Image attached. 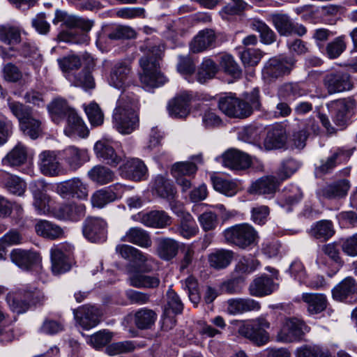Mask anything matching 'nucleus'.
<instances>
[{"label": "nucleus", "instance_id": "nucleus-15", "mask_svg": "<svg viewBox=\"0 0 357 357\" xmlns=\"http://www.w3.org/2000/svg\"><path fill=\"white\" fill-rule=\"evenodd\" d=\"M38 165L45 176H56L63 173V169L56 152L44 151L39 155Z\"/></svg>", "mask_w": 357, "mask_h": 357}, {"label": "nucleus", "instance_id": "nucleus-36", "mask_svg": "<svg viewBox=\"0 0 357 357\" xmlns=\"http://www.w3.org/2000/svg\"><path fill=\"white\" fill-rule=\"evenodd\" d=\"M51 259L54 274H61L70 270V264L61 248L56 246L51 250Z\"/></svg>", "mask_w": 357, "mask_h": 357}, {"label": "nucleus", "instance_id": "nucleus-38", "mask_svg": "<svg viewBox=\"0 0 357 357\" xmlns=\"http://www.w3.org/2000/svg\"><path fill=\"white\" fill-rule=\"evenodd\" d=\"M271 20L280 36H289L292 34L294 22L287 14L273 13L271 15Z\"/></svg>", "mask_w": 357, "mask_h": 357}, {"label": "nucleus", "instance_id": "nucleus-59", "mask_svg": "<svg viewBox=\"0 0 357 357\" xmlns=\"http://www.w3.org/2000/svg\"><path fill=\"white\" fill-rule=\"evenodd\" d=\"M5 185L10 193L18 196L22 195L26 188V183L23 180L13 175L7 176Z\"/></svg>", "mask_w": 357, "mask_h": 357}, {"label": "nucleus", "instance_id": "nucleus-45", "mask_svg": "<svg viewBox=\"0 0 357 357\" xmlns=\"http://www.w3.org/2000/svg\"><path fill=\"white\" fill-rule=\"evenodd\" d=\"M26 158V148L18 143L3 159V162L10 166H19L24 163Z\"/></svg>", "mask_w": 357, "mask_h": 357}, {"label": "nucleus", "instance_id": "nucleus-33", "mask_svg": "<svg viewBox=\"0 0 357 357\" xmlns=\"http://www.w3.org/2000/svg\"><path fill=\"white\" fill-rule=\"evenodd\" d=\"M141 222L153 228H164L172 223V218L164 211H153L142 215Z\"/></svg>", "mask_w": 357, "mask_h": 357}, {"label": "nucleus", "instance_id": "nucleus-10", "mask_svg": "<svg viewBox=\"0 0 357 357\" xmlns=\"http://www.w3.org/2000/svg\"><path fill=\"white\" fill-rule=\"evenodd\" d=\"M324 85L329 94L349 91L353 86L349 75L342 71L327 74L324 78Z\"/></svg>", "mask_w": 357, "mask_h": 357}, {"label": "nucleus", "instance_id": "nucleus-31", "mask_svg": "<svg viewBox=\"0 0 357 357\" xmlns=\"http://www.w3.org/2000/svg\"><path fill=\"white\" fill-rule=\"evenodd\" d=\"M301 300L305 303L307 310L311 314H319L327 307L326 297L322 294L303 293Z\"/></svg>", "mask_w": 357, "mask_h": 357}, {"label": "nucleus", "instance_id": "nucleus-18", "mask_svg": "<svg viewBox=\"0 0 357 357\" xmlns=\"http://www.w3.org/2000/svg\"><path fill=\"white\" fill-rule=\"evenodd\" d=\"M90 158L87 150L74 146L66 148L63 151V160L70 170L80 168Z\"/></svg>", "mask_w": 357, "mask_h": 357}, {"label": "nucleus", "instance_id": "nucleus-14", "mask_svg": "<svg viewBox=\"0 0 357 357\" xmlns=\"http://www.w3.org/2000/svg\"><path fill=\"white\" fill-rule=\"evenodd\" d=\"M83 234L90 241H104L107 237V223L100 218H87L84 223Z\"/></svg>", "mask_w": 357, "mask_h": 357}, {"label": "nucleus", "instance_id": "nucleus-64", "mask_svg": "<svg viewBox=\"0 0 357 357\" xmlns=\"http://www.w3.org/2000/svg\"><path fill=\"white\" fill-rule=\"evenodd\" d=\"M198 221L205 231L215 229L218 225V215L211 211H206L201 214L198 217Z\"/></svg>", "mask_w": 357, "mask_h": 357}, {"label": "nucleus", "instance_id": "nucleus-56", "mask_svg": "<svg viewBox=\"0 0 357 357\" xmlns=\"http://www.w3.org/2000/svg\"><path fill=\"white\" fill-rule=\"evenodd\" d=\"M218 71L216 64L210 59H205L198 71L197 80L200 83H204L207 79L213 78Z\"/></svg>", "mask_w": 357, "mask_h": 357}, {"label": "nucleus", "instance_id": "nucleus-51", "mask_svg": "<svg viewBox=\"0 0 357 357\" xmlns=\"http://www.w3.org/2000/svg\"><path fill=\"white\" fill-rule=\"evenodd\" d=\"M252 28L259 33L261 43L271 45L275 41L276 34L265 22L259 20H254L252 23Z\"/></svg>", "mask_w": 357, "mask_h": 357}, {"label": "nucleus", "instance_id": "nucleus-42", "mask_svg": "<svg viewBox=\"0 0 357 357\" xmlns=\"http://www.w3.org/2000/svg\"><path fill=\"white\" fill-rule=\"evenodd\" d=\"M130 261L133 264L129 265L127 267V271H128L130 267L132 266L133 270L149 272L153 269V264H155V260L151 256L143 253L138 249H136V252H134Z\"/></svg>", "mask_w": 357, "mask_h": 357}, {"label": "nucleus", "instance_id": "nucleus-7", "mask_svg": "<svg viewBox=\"0 0 357 357\" xmlns=\"http://www.w3.org/2000/svg\"><path fill=\"white\" fill-rule=\"evenodd\" d=\"M218 108L229 117L246 118L251 114V107L248 102L233 96L220 97Z\"/></svg>", "mask_w": 357, "mask_h": 357}, {"label": "nucleus", "instance_id": "nucleus-49", "mask_svg": "<svg viewBox=\"0 0 357 357\" xmlns=\"http://www.w3.org/2000/svg\"><path fill=\"white\" fill-rule=\"evenodd\" d=\"M49 110L53 121L59 123L63 118L67 117L69 113L74 109L68 105L66 100L56 99L49 106Z\"/></svg>", "mask_w": 357, "mask_h": 357}, {"label": "nucleus", "instance_id": "nucleus-62", "mask_svg": "<svg viewBox=\"0 0 357 357\" xmlns=\"http://www.w3.org/2000/svg\"><path fill=\"white\" fill-rule=\"evenodd\" d=\"M224 70L234 77H239L241 70L234 59L229 54L223 55L220 62Z\"/></svg>", "mask_w": 357, "mask_h": 357}, {"label": "nucleus", "instance_id": "nucleus-16", "mask_svg": "<svg viewBox=\"0 0 357 357\" xmlns=\"http://www.w3.org/2000/svg\"><path fill=\"white\" fill-rule=\"evenodd\" d=\"M192 96L187 92L176 95L169 101L167 109L171 116L175 118H185L190 112Z\"/></svg>", "mask_w": 357, "mask_h": 357}, {"label": "nucleus", "instance_id": "nucleus-43", "mask_svg": "<svg viewBox=\"0 0 357 357\" xmlns=\"http://www.w3.org/2000/svg\"><path fill=\"white\" fill-rule=\"evenodd\" d=\"M278 181L273 176H265L259 178L251 187V191L259 195H270L275 192Z\"/></svg>", "mask_w": 357, "mask_h": 357}, {"label": "nucleus", "instance_id": "nucleus-9", "mask_svg": "<svg viewBox=\"0 0 357 357\" xmlns=\"http://www.w3.org/2000/svg\"><path fill=\"white\" fill-rule=\"evenodd\" d=\"M308 331V327L303 321L296 318H289L282 322L276 337L279 342H291L300 340Z\"/></svg>", "mask_w": 357, "mask_h": 357}, {"label": "nucleus", "instance_id": "nucleus-57", "mask_svg": "<svg viewBox=\"0 0 357 357\" xmlns=\"http://www.w3.org/2000/svg\"><path fill=\"white\" fill-rule=\"evenodd\" d=\"M296 357H331L327 349L317 345L303 346L298 348L296 354Z\"/></svg>", "mask_w": 357, "mask_h": 357}, {"label": "nucleus", "instance_id": "nucleus-48", "mask_svg": "<svg viewBox=\"0 0 357 357\" xmlns=\"http://www.w3.org/2000/svg\"><path fill=\"white\" fill-rule=\"evenodd\" d=\"M310 232L314 238L326 241L333 236L335 230L331 221L321 220L311 228Z\"/></svg>", "mask_w": 357, "mask_h": 357}, {"label": "nucleus", "instance_id": "nucleus-6", "mask_svg": "<svg viewBox=\"0 0 357 357\" xmlns=\"http://www.w3.org/2000/svg\"><path fill=\"white\" fill-rule=\"evenodd\" d=\"M39 291L34 287H22L7 295L6 301L12 311L17 314L25 312L30 303H35Z\"/></svg>", "mask_w": 357, "mask_h": 357}, {"label": "nucleus", "instance_id": "nucleus-21", "mask_svg": "<svg viewBox=\"0 0 357 357\" xmlns=\"http://www.w3.org/2000/svg\"><path fill=\"white\" fill-rule=\"evenodd\" d=\"M222 163L231 169H245L251 165L252 158L238 150L230 149L222 155Z\"/></svg>", "mask_w": 357, "mask_h": 357}, {"label": "nucleus", "instance_id": "nucleus-13", "mask_svg": "<svg viewBox=\"0 0 357 357\" xmlns=\"http://www.w3.org/2000/svg\"><path fill=\"white\" fill-rule=\"evenodd\" d=\"M75 319L80 327L89 330L96 326L100 321L102 312L93 305H84L74 310Z\"/></svg>", "mask_w": 357, "mask_h": 357}, {"label": "nucleus", "instance_id": "nucleus-8", "mask_svg": "<svg viewBox=\"0 0 357 357\" xmlns=\"http://www.w3.org/2000/svg\"><path fill=\"white\" fill-rule=\"evenodd\" d=\"M294 63V59L291 57H273L266 63L262 70L263 78L268 82H271L286 74H289Z\"/></svg>", "mask_w": 357, "mask_h": 357}, {"label": "nucleus", "instance_id": "nucleus-55", "mask_svg": "<svg viewBox=\"0 0 357 357\" xmlns=\"http://www.w3.org/2000/svg\"><path fill=\"white\" fill-rule=\"evenodd\" d=\"M117 195L110 190H100L91 197V202L93 207L102 208L108 203L114 201Z\"/></svg>", "mask_w": 357, "mask_h": 357}, {"label": "nucleus", "instance_id": "nucleus-20", "mask_svg": "<svg viewBox=\"0 0 357 357\" xmlns=\"http://www.w3.org/2000/svg\"><path fill=\"white\" fill-rule=\"evenodd\" d=\"M86 207L83 204L72 202L54 209V215L61 220L78 221L85 215Z\"/></svg>", "mask_w": 357, "mask_h": 357}, {"label": "nucleus", "instance_id": "nucleus-26", "mask_svg": "<svg viewBox=\"0 0 357 357\" xmlns=\"http://www.w3.org/2000/svg\"><path fill=\"white\" fill-rule=\"evenodd\" d=\"M93 149L97 158L102 159L111 166L116 167L122 160L121 157L116 153L111 143L106 139L98 141Z\"/></svg>", "mask_w": 357, "mask_h": 357}, {"label": "nucleus", "instance_id": "nucleus-24", "mask_svg": "<svg viewBox=\"0 0 357 357\" xmlns=\"http://www.w3.org/2000/svg\"><path fill=\"white\" fill-rule=\"evenodd\" d=\"M171 205L175 213L178 215L181 213V220L178 229L179 234L187 239L195 236L198 233L199 228L192 216L190 213L183 211V207L181 204H179L178 206L176 207H174L172 204H171Z\"/></svg>", "mask_w": 357, "mask_h": 357}, {"label": "nucleus", "instance_id": "nucleus-23", "mask_svg": "<svg viewBox=\"0 0 357 357\" xmlns=\"http://www.w3.org/2000/svg\"><path fill=\"white\" fill-rule=\"evenodd\" d=\"M10 258L13 263L24 270H29L33 266L40 263V255L33 251L15 249L10 253Z\"/></svg>", "mask_w": 357, "mask_h": 357}, {"label": "nucleus", "instance_id": "nucleus-60", "mask_svg": "<svg viewBox=\"0 0 357 357\" xmlns=\"http://www.w3.org/2000/svg\"><path fill=\"white\" fill-rule=\"evenodd\" d=\"M202 126L206 129H213L222 126L221 118L213 109L205 110L201 115Z\"/></svg>", "mask_w": 357, "mask_h": 357}, {"label": "nucleus", "instance_id": "nucleus-4", "mask_svg": "<svg viewBox=\"0 0 357 357\" xmlns=\"http://www.w3.org/2000/svg\"><path fill=\"white\" fill-rule=\"evenodd\" d=\"M270 323L265 317H259L250 321H242L238 327L240 335L248 339L254 344L261 346L269 340V334L266 329L269 328Z\"/></svg>", "mask_w": 357, "mask_h": 357}, {"label": "nucleus", "instance_id": "nucleus-34", "mask_svg": "<svg viewBox=\"0 0 357 357\" xmlns=\"http://www.w3.org/2000/svg\"><path fill=\"white\" fill-rule=\"evenodd\" d=\"M123 241H128L144 248H150L152 241L147 231L139 228H130L121 238Z\"/></svg>", "mask_w": 357, "mask_h": 357}, {"label": "nucleus", "instance_id": "nucleus-61", "mask_svg": "<svg viewBox=\"0 0 357 357\" xmlns=\"http://www.w3.org/2000/svg\"><path fill=\"white\" fill-rule=\"evenodd\" d=\"M183 287L188 291L190 301L197 305L201 298L197 280L192 276H189L183 283Z\"/></svg>", "mask_w": 357, "mask_h": 357}, {"label": "nucleus", "instance_id": "nucleus-25", "mask_svg": "<svg viewBox=\"0 0 357 357\" xmlns=\"http://www.w3.org/2000/svg\"><path fill=\"white\" fill-rule=\"evenodd\" d=\"M227 312L231 315L243 314L251 311H258L260 303L252 298H231L227 301Z\"/></svg>", "mask_w": 357, "mask_h": 357}, {"label": "nucleus", "instance_id": "nucleus-22", "mask_svg": "<svg viewBox=\"0 0 357 357\" xmlns=\"http://www.w3.org/2000/svg\"><path fill=\"white\" fill-rule=\"evenodd\" d=\"M122 174L131 180L139 181L146 179L148 169L144 162L139 158L128 160L121 167Z\"/></svg>", "mask_w": 357, "mask_h": 357}, {"label": "nucleus", "instance_id": "nucleus-11", "mask_svg": "<svg viewBox=\"0 0 357 357\" xmlns=\"http://www.w3.org/2000/svg\"><path fill=\"white\" fill-rule=\"evenodd\" d=\"M356 102L351 98H341L331 101L326 106L329 112L333 116V121L337 126H343L347 114L356 107Z\"/></svg>", "mask_w": 357, "mask_h": 357}, {"label": "nucleus", "instance_id": "nucleus-41", "mask_svg": "<svg viewBox=\"0 0 357 357\" xmlns=\"http://www.w3.org/2000/svg\"><path fill=\"white\" fill-rule=\"evenodd\" d=\"M89 178L100 185L112 182L114 178V173L103 165H96L88 172Z\"/></svg>", "mask_w": 357, "mask_h": 357}, {"label": "nucleus", "instance_id": "nucleus-29", "mask_svg": "<svg viewBox=\"0 0 357 357\" xmlns=\"http://www.w3.org/2000/svg\"><path fill=\"white\" fill-rule=\"evenodd\" d=\"M287 141L284 129L276 126L270 129L264 140V147L270 151L282 148Z\"/></svg>", "mask_w": 357, "mask_h": 357}, {"label": "nucleus", "instance_id": "nucleus-28", "mask_svg": "<svg viewBox=\"0 0 357 357\" xmlns=\"http://www.w3.org/2000/svg\"><path fill=\"white\" fill-rule=\"evenodd\" d=\"M277 289V284L273 280L266 276L261 275L255 278L250 284L249 291L254 296H264L271 294Z\"/></svg>", "mask_w": 357, "mask_h": 357}, {"label": "nucleus", "instance_id": "nucleus-37", "mask_svg": "<svg viewBox=\"0 0 357 357\" xmlns=\"http://www.w3.org/2000/svg\"><path fill=\"white\" fill-rule=\"evenodd\" d=\"M350 187L348 180L341 179L324 188L323 195L328 199H341L347 195Z\"/></svg>", "mask_w": 357, "mask_h": 357}, {"label": "nucleus", "instance_id": "nucleus-17", "mask_svg": "<svg viewBox=\"0 0 357 357\" xmlns=\"http://www.w3.org/2000/svg\"><path fill=\"white\" fill-rule=\"evenodd\" d=\"M59 22H63L66 26L70 28H79L86 32L89 31L93 26V21L77 15L68 14L63 10H56L55 13L53 23L56 24Z\"/></svg>", "mask_w": 357, "mask_h": 357}, {"label": "nucleus", "instance_id": "nucleus-47", "mask_svg": "<svg viewBox=\"0 0 357 357\" xmlns=\"http://www.w3.org/2000/svg\"><path fill=\"white\" fill-rule=\"evenodd\" d=\"M156 317L157 315L153 310L142 308L135 312L134 321L138 328L146 329L153 325Z\"/></svg>", "mask_w": 357, "mask_h": 357}, {"label": "nucleus", "instance_id": "nucleus-30", "mask_svg": "<svg viewBox=\"0 0 357 357\" xmlns=\"http://www.w3.org/2000/svg\"><path fill=\"white\" fill-rule=\"evenodd\" d=\"M64 132L68 137H85L89 135V130L75 110L67 116V126Z\"/></svg>", "mask_w": 357, "mask_h": 357}, {"label": "nucleus", "instance_id": "nucleus-52", "mask_svg": "<svg viewBox=\"0 0 357 357\" xmlns=\"http://www.w3.org/2000/svg\"><path fill=\"white\" fill-rule=\"evenodd\" d=\"M197 171V165L193 162H178L172 167V174L174 177H192Z\"/></svg>", "mask_w": 357, "mask_h": 357}, {"label": "nucleus", "instance_id": "nucleus-2", "mask_svg": "<svg viewBox=\"0 0 357 357\" xmlns=\"http://www.w3.org/2000/svg\"><path fill=\"white\" fill-rule=\"evenodd\" d=\"M137 99L126 93L120 96L113 115L114 128L122 135H130L136 130L139 125Z\"/></svg>", "mask_w": 357, "mask_h": 357}, {"label": "nucleus", "instance_id": "nucleus-19", "mask_svg": "<svg viewBox=\"0 0 357 357\" xmlns=\"http://www.w3.org/2000/svg\"><path fill=\"white\" fill-rule=\"evenodd\" d=\"M130 67L125 63H118L112 68L109 84L118 89L124 90L131 79Z\"/></svg>", "mask_w": 357, "mask_h": 357}, {"label": "nucleus", "instance_id": "nucleus-32", "mask_svg": "<svg viewBox=\"0 0 357 357\" xmlns=\"http://www.w3.org/2000/svg\"><path fill=\"white\" fill-rule=\"evenodd\" d=\"M178 249L177 241L171 238H161L158 241L156 253L160 259L169 261L177 255Z\"/></svg>", "mask_w": 357, "mask_h": 357}, {"label": "nucleus", "instance_id": "nucleus-5", "mask_svg": "<svg viewBox=\"0 0 357 357\" xmlns=\"http://www.w3.org/2000/svg\"><path fill=\"white\" fill-rule=\"evenodd\" d=\"M225 240L241 248H245L255 241L257 233L249 224L236 225L223 232Z\"/></svg>", "mask_w": 357, "mask_h": 357}, {"label": "nucleus", "instance_id": "nucleus-63", "mask_svg": "<svg viewBox=\"0 0 357 357\" xmlns=\"http://www.w3.org/2000/svg\"><path fill=\"white\" fill-rule=\"evenodd\" d=\"M135 348V344L132 341H123L114 342L106 348V352L110 356H115L123 353L132 351Z\"/></svg>", "mask_w": 357, "mask_h": 357}, {"label": "nucleus", "instance_id": "nucleus-58", "mask_svg": "<svg viewBox=\"0 0 357 357\" xmlns=\"http://www.w3.org/2000/svg\"><path fill=\"white\" fill-rule=\"evenodd\" d=\"M345 36H341L328 43L326 51L330 59L337 58L346 49Z\"/></svg>", "mask_w": 357, "mask_h": 357}, {"label": "nucleus", "instance_id": "nucleus-50", "mask_svg": "<svg viewBox=\"0 0 357 357\" xmlns=\"http://www.w3.org/2000/svg\"><path fill=\"white\" fill-rule=\"evenodd\" d=\"M213 184L216 191L227 197L235 195L238 190V184L236 181L220 177L214 178L213 179Z\"/></svg>", "mask_w": 357, "mask_h": 357}, {"label": "nucleus", "instance_id": "nucleus-40", "mask_svg": "<svg viewBox=\"0 0 357 357\" xmlns=\"http://www.w3.org/2000/svg\"><path fill=\"white\" fill-rule=\"evenodd\" d=\"M345 156H347V152L342 149H338L326 160H321L320 161V165L316 168L317 174H326L330 172L337 165L342 162Z\"/></svg>", "mask_w": 357, "mask_h": 357}, {"label": "nucleus", "instance_id": "nucleus-39", "mask_svg": "<svg viewBox=\"0 0 357 357\" xmlns=\"http://www.w3.org/2000/svg\"><path fill=\"white\" fill-rule=\"evenodd\" d=\"M234 257V253L228 250H218L208 255L209 265L215 269H222L228 266Z\"/></svg>", "mask_w": 357, "mask_h": 357}, {"label": "nucleus", "instance_id": "nucleus-35", "mask_svg": "<svg viewBox=\"0 0 357 357\" xmlns=\"http://www.w3.org/2000/svg\"><path fill=\"white\" fill-rule=\"evenodd\" d=\"M35 229L38 235L50 239L59 238L64 234L61 227L47 220H39L35 225Z\"/></svg>", "mask_w": 357, "mask_h": 357}, {"label": "nucleus", "instance_id": "nucleus-1", "mask_svg": "<svg viewBox=\"0 0 357 357\" xmlns=\"http://www.w3.org/2000/svg\"><path fill=\"white\" fill-rule=\"evenodd\" d=\"M141 50L144 51V55L139 61L142 73L139 79L142 84L147 89L162 86L167 79L160 70L159 61L164 52V45H146Z\"/></svg>", "mask_w": 357, "mask_h": 357}, {"label": "nucleus", "instance_id": "nucleus-44", "mask_svg": "<svg viewBox=\"0 0 357 357\" xmlns=\"http://www.w3.org/2000/svg\"><path fill=\"white\" fill-rule=\"evenodd\" d=\"M20 29L10 24L0 25V41L8 45H14L20 42Z\"/></svg>", "mask_w": 357, "mask_h": 357}, {"label": "nucleus", "instance_id": "nucleus-54", "mask_svg": "<svg viewBox=\"0 0 357 357\" xmlns=\"http://www.w3.org/2000/svg\"><path fill=\"white\" fill-rule=\"evenodd\" d=\"M58 64L61 71L68 76L73 70H78L82 62L80 58L75 54H69L57 59Z\"/></svg>", "mask_w": 357, "mask_h": 357}, {"label": "nucleus", "instance_id": "nucleus-46", "mask_svg": "<svg viewBox=\"0 0 357 357\" xmlns=\"http://www.w3.org/2000/svg\"><path fill=\"white\" fill-rule=\"evenodd\" d=\"M153 188L160 197L168 200L173 199L176 194L171 181L162 176L155 177Z\"/></svg>", "mask_w": 357, "mask_h": 357}, {"label": "nucleus", "instance_id": "nucleus-53", "mask_svg": "<svg viewBox=\"0 0 357 357\" xmlns=\"http://www.w3.org/2000/svg\"><path fill=\"white\" fill-rule=\"evenodd\" d=\"M354 290V280L347 278L338 284L332 291L333 298L337 301H343Z\"/></svg>", "mask_w": 357, "mask_h": 357}, {"label": "nucleus", "instance_id": "nucleus-12", "mask_svg": "<svg viewBox=\"0 0 357 357\" xmlns=\"http://www.w3.org/2000/svg\"><path fill=\"white\" fill-rule=\"evenodd\" d=\"M56 192L63 197H72L85 199L88 197L86 185L78 178H73L56 184Z\"/></svg>", "mask_w": 357, "mask_h": 357}, {"label": "nucleus", "instance_id": "nucleus-3", "mask_svg": "<svg viewBox=\"0 0 357 357\" xmlns=\"http://www.w3.org/2000/svg\"><path fill=\"white\" fill-rule=\"evenodd\" d=\"M8 105L24 134L33 139L38 138L41 132L40 122L33 116L31 109L19 102H10Z\"/></svg>", "mask_w": 357, "mask_h": 357}, {"label": "nucleus", "instance_id": "nucleus-27", "mask_svg": "<svg viewBox=\"0 0 357 357\" xmlns=\"http://www.w3.org/2000/svg\"><path fill=\"white\" fill-rule=\"evenodd\" d=\"M216 35L212 29L200 31L190 44V51L193 53L202 52L214 46Z\"/></svg>", "mask_w": 357, "mask_h": 357}]
</instances>
